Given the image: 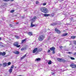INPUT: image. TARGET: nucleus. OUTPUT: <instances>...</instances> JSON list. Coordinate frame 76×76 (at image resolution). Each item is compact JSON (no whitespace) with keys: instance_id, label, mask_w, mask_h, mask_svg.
<instances>
[{"instance_id":"aec40b11","label":"nucleus","mask_w":76,"mask_h":76,"mask_svg":"<svg viewBox=\"0 0 76 76\" xmlns=\"http://www.w3.org/2000/svg\"><path fill=\"white\" fill-rule=\"evenodd\" d=\"M41 60V59L39 58H38L36 59L35 61H39Z\"/></svg>"},{"instance_id":"c756f323","label":"nucleus","mask_w":76,"mask_h":76,"mask_svg":"<svg viewBox=\"0 0 76 76\" xmlns=\"http://www.w3.org/2000/svg\"><path fill=\"white\" fill-rule=\"evenodd\" d=\"M8 66H9V65H10V64H11V62H9L8 64Z\"/></svg>"},{"instance_id":"8fccbe9b","label":"nucleus","mask_w":76,"mask_h":76,"mask_svg":"<svg viewBox=\"0 0 76 76\" xmlns=\"http://www.w3.org/2000/svg\"><path fill=\"white\" fill-rule=\"evenodd\" d=\"M15 68H16V67H15Z\"/></svg>"},{"instance_id":"5701e85b","label":"nucleus","mask_w":76,"mask_h":76,"mask_svg":"<svg viewBox=\"0 0 76 76\" xmlns=\"http://www.w3.org/2000/svg\"><path fill=\"white\" fill-rule=\"evenodd\" d=\"M73 44L75 45H76V40L73 41Z\"/></svg>"},{"instance_id":"a19ab883","label":"nucleus","mask_w":76,"mask_h":76,"mask_svg":"<svg viewBox=\"0 0 76 76\" xmlns=\"http://www.w3.org/2000/svg\"><path fill=\"white\" fill-rule=\"evenodd\" d=\"M21 19H23L24 18V17L23 16L21 17Z\"/></svg>"},{"instance_id":"1a4fd4ad","label":"nucleus","mask_w":76,"mask_h":76,"mask_svg":"<svg viewBox=\"0 0 76 76\" xmlns=\"http://www.w3.org/2000/svg\"><path fill=\"white\" fill-rule=\"evenodd\" d=\"M38 48H36L35 49H34L33 50V53H35V52H38Z\"/></svg>"},{"instance_id":"9d476101","label":"nucleus","mask_w":76,"mask_h":76,"mask_svg":"<svg viewBox=\"0 0 76 76\" xmlns=\"http://www.w3.org/2000/svg\"><path fill=\"white\" fill-rule=\"evenodd\" d=\"M26 42V39H24L23 40L21 41V44H23V43H25Z\"/></svg>"},{"instance_id":"c9c22d12","label":"nucleus","mask_w":76,"mask_h":76,"mask_svg":"<svg viewBox=\"0 0 76 76\" xmlns=\"http://www.w3.org/2000/svg\"><path fill=\"white\" fill-rule=\"evenodd\" d=\"M52 53L53 54H55V50H54L52 51Z\"/></svg>"},{"instance_id":"ddd939ff","label":"nucleus","mask_w":76,"mask_h":76,"mask_svg":"<svg viewBox=\"0 0 76 76\" xmlns=\"http://www.w3.org/2000/svg\"><path fill=\"white\" fill-rule=\"evenodd\" d=\"M13 53L14 54H19V52L18 51H13Z\"/></svg>"},{"instance_id":"37998d69","label":"nucleus","mask_w":76,"mask_h":76,"mask_svg":"<svg viewBox=\"0 0 76 76\" xmlns=\"http://www.w3.org/2000/svg\"><path fill=\"white\" fill-rule=\"evenodd\" d=\"M10 26H11V27H12V25L11 24H10Z\"/></svg>"},{"instance_id":"f8f14e48","label":"nucleus","mask_w":76,"mask_h":76,"mask_svg":"<svg viewBox=\"0 0 76 76\" xmlns=\"http://www.w3.org/2000/svg\"><path fill=\"white\" fill-rule=\"evenodd\" d=\"M50 49L51 51H55V50H56V48L54 47L50 48Z\"/></svg>"},{"instance_id":"6e6552de","label":"nucleus","mask_w":76,"mask_h":76,"mask_svg":"<svg viewBox=\"0 0 76 76\" xmlns=\"http://www.w3.org/2000/svg\"><path fill=\"white\" fill-rule=\"evenodd\" d=\"M37 19V18L36 16H34L33 18H32L31 19V20H32V21H33V22H34L35 20H36Z\"/></svg>"},{"instance_id":"a18cd8bd","label":"nucleus","mask_w":76,"mask_h":76,"mask_svg":"<svg viewBox=\"0 0 76 76\" xmlns=\"http://www.w3.org/2000/svg\"><path fill=\"white\" fill-rule=\"evenodd\" d=\"M2 66V64H0V67H1Z\"/></svg>"},{"instance_id":"b1692460","label":"nucleus","mask_w":76,"mask_h":76,"mask_svg":"<svg viewBox=\"0 0 76 76\" xmlns=\"http://www.w3.org/2000/svg\"><path fill=\"white\" fill-rule=\"evenodd\" d=\"M26 47L22 48L21 49V51H23V50H26Z\"/></svg>"},{"instance_id":"f3484780","label":"nucleus","mask_w":76,"mask_h":76,"mask_svg":"<svg viewBox=\"0 0 76 76\" xmlns=\"http://www.w3.org/2000/svg\"><path fill=\"white\" fill-rule=\"evenodd\" d=\"M35 26V25L33 24V22H31V27H34Z\"/></svg>"},{"instance_id":"473e14b6","label":"nucleus","mask_w":76,"mask_h":76,"mask_svg":"<svg viewBox=\"0 0 76 76\" xmlns=\"http://www.w3.org/2000/svg\"><path fill=\"white\" fill-rule=\"evenodd\" d=\"M14 68V65H12L11 67V69H13V68Z\"/></svg>"},{"instance_id":"79ce46f5","label":"nucleus","mask_w":76,"mask_h":76,"mask_svg":"<svg viewBox=\"0 0 76 76\" xmlns=\"http://www.w3.org/2000/svg\"><path fill=\"white\" fill-rule=\"evenodd\" d=\"M48 53H50V50H48Z\"/></svg>"},{"instance_id":"72a5a7b5","label":"nucleus","mask_w":76,"mask_h":76,"mask_svg":"<svg viewBox=\"0 0 76 76\" xmlns=\"http://www.w3.org/2000/svg\"><path fill=\"white\" fill-rule=\"evenodd\" d=\"M69 19H70V20H73V18L71 17V18H69Z\"/></svg>"},{"instance_id":"f257e3e1","label":"nucleus","mask_w":76,"mask_h":76,"mask_svg":"<svg viewBox=\"0 0 76 76\" xmlns=\"http://www.w3.org/2000/svg\"><path fill=\"white\" fill-rule=\"evenodd\" d=\"M40 10L41 12L45 13H48V11L47 8L45 7L42 8H41Z\"/></svg>"},{"instance_id":"20e7f679","label":"nucleus","mask_w":76,"mask_h":76,"mask_svg":"<svg viewBox=\"0 0 76 76\" xmlns=\"http://www.w3.org/2000/svg\"><path fill=\"white\" fill-rule=\"evenodd\" d=\"M61 23L60 24V22L59 23H53L50 24V25L51 26H56V25H60Z\"/></svg>"},{"instance_id":"f704fd0d","label":"nucleus","mask_w":76,"mask_h":76,"mask_svg":"<svg viewBox=\"0 0 76 76\" xmlns=\"http://www.w3.org/2000/svg\"><path fill=\"white\" fill-rule=\"evenodd\" d=\"M46 3H44L42 4L43 5V6H45V5H46Z\"/></svg>"},{"instance_id":"4468645a","label":"nucleus","mask_w":76,"mask_h":76,"mask_svg":"<svg viewBox=\"0 0 76 76\" xmlns=\"http://www.w3.org/2000/svg\"><path fill=\"white\" fill-rule=\"evenodd\" d=\"M2 65L3 67H6V66H7V64L6 62L3 63Z\"/></svg>"},{"instance_id":"a211bd4d","label":"nucleus","mask_w":76,"mask_h":76,"mask_svg":"<svg viewBox=\"0 0 76 76\" xmlns=\"http://www.w3.org/2000/svg\"><path fill=\"white\" fill-rule=\"evenodd\" d=\"M67 33H65V34H62V35H61V36L62 37H63L64 36V37H65L66 36H67Z\"/></svg>"},{"instance_id":"58836bf2","label":"nucleus","mask_w":76,"mask_h":76,"mask_svg":"<svg viewBox=\"0 0 76 76\" xmlns=\"http://www.w3.org/2000/svg\"><path fill=\"white\" fill-rule=\"evenodd\" d=\"M16 37L17 39H19V38L18 36H16Z\"/></svg>"},{"instance_id":"09e8293b","label":"nucleus","mask_w":76,"mask_h":76,"mask_svg":"<svg viewBox=\"0 0 76 76\" xmlns=\"http://www.w3.org/2000/svg\"><path fill=\"white\" fill-rule=\"evenodd\" d=\"M1 39V37H0V40Z\"/></svg>"},{"instance_id":"bb28decb","label":"nucleus","mask_w":76,"mask_h":76,"mask_svg":"<svg viewBox=\"0 0 76 76\" xmlns=\"http://www.w3.org/2000/svg\"><path fill=\"white\" fill-rule=\"evenodd\" d=\"M14 12H15V10H11L10 11V13H13Z\"/></svg>"},{"instance_id":"3c124183","label":"nucleus","mask_w":76,"mask_h":76,"mask_svg":"<svg viewBox=\"0 0 76 76\" xmlns=\"http://www.w3.org/2000/svg\"><path fill=\"white\" fill-rule=\"evenodd\" d=\"M11 5V6H12V5Z\"/></svg>"},{"instance_id":"412c9836","label":"nucleus","mask_w":76,"mask_h":76,"mask_svg":"<svg viewBox=\"0 0 76 76\" xmlns=\"http://www.w3.org/2000/svg\"><path fill=\"white\" fill-rule=\"evenodd\" d=\"M12 69L10 68L9 70V72L10 73L12 72Z\"/></svg>"},{"instance_id":"6ab92c4d","label":"nucleus","mask_w":76,"mask_h":76,"mask_svg":"<svg viewBox=\"0 0 76 76\" xmlns=\"http://www.w3.org/2000/svg\"><path fill=\"white\" fill-rule=\"evenodd\" d=\"M71 38H72V39H75L76 38V36H72L71 37Z\"/></svg>"},{"instance_id":"7ed1b4c3","label":"nucleus","mask_w":76,"mask_h":76,"mask_svg":"<svg viewBox=\"0 0 76 76\" xmlns=\"http://www.w3.org/2000/svg\"><path fill=\"white\" fill-rule=\"evenodd\" d=\"M13 45L15 47H16L17 48H19L20 47V45H19V42H15V43L13 44Z\"/></svg>"},{"instance_id":"4be33fe9","label":"nucleus","mask_w":76,"mask_h":76,"mask_svg":"<svg viewBox=\"0 0 76 76\" xmlns=\"http://www.w3.org/2000/svg\"><path fill=\"white\" fill-rule=\"evenodd\" d=\"M26 54H25L24 56H23L21 58V60H22V59H23V58H25V57H26Z\"/></svg>"},{"instance_id":"0eeeda50","label":"nucleus","mask_w":76,"mask_h":76,"mask_svg":"<svg viewBox=\"0 0 76 76\" xmlns=\"http://www.w3.org/2000/svg\"><path fill=\"white\" fill-rule=\"evenodd\" d=\"M57 60L59 61H62L63 62L64 61H65L63 59H61V58H57Z\"/></svg>"},{"instance_id":"de8ad7c7","label":"nucleus","mask_w":76,"mask_h":76,"mask_svg":"<svg viewBox=\"0 0 76 76\" xmlns=\"http://www.w3.org/2000/svg\"><path fill=\"white\" fill-rule=\"evenodd\" d=\"M66 24H67V25H69V23H66Z\"/></svg>"},{"instance_id":"f03ea898","label":"nucleus","mask_w":76,"mask_h":76,"mask_svg":"<svg viewBox=\"0 0 76 76\" xmlns=\"http://www.w3.org/2000/svg\"><path fill=\"white\" fill-rule=\"evenodd\" d=\"M45 38V36H44L43 35H42L39 37L38 39L39 41H42V40H43Z\"/></svg>"},{"instance_id":"603ef678","label":"nucleus","mask_w":76,"mask_h":76,"mask_svg":"<svg viewBox=\"0 0 76 76\" xmlns=\"http://www.w3.org/2000/svg\"><path fill=\"white\" fill-rule=\"evenodd\" d=\"M75 48H76V47H75Z\"/></svg>"},{"instance_id":"ea45409f","label":"nucleus","mask_w":76,"mask_h":76,"mask_svg":"<svg viewBox=\"0 0 76 76\" xmlns=\"http://www.w3.org/2000/svg\"><path fill=\"white\" fill-rule=\"evenodd\" d=\"M73 55H74V56H76V52L74 53Z\"/></svg>"},{"instance_id":"a878e982","label":"nucleus","mask_w":76,"mask_h":76,"mask_svg":"<svg viewBox=\"0 0 76 76\" xmlns=\"http://www.w3.org/2000/svg\"><path fill=\"white\" fill-rule=\"evenodd\" d=\"M51 61L49 60V61L48 62V64H51Z\"/></svg>"},{"instance_id":"2f4dec72","label":"nucleus","mask_w":76,"mask_h":76,"mask_svg":"<svg viewBox=\"0 0 76 76\" xmlns=\"http://www.w3.org/2000/svg\"><path fill=\"white\" fill-rule=\"evenodd\" d=\"M36 4H39V2H38V1H37L36 2Z\"/></svg>"},{"instance_id":"423d86ee","label":"nucleus","mask_w":76,"mask_h":76,"mask_svg":"<svg viewBox=\"0 0 76 76\" xmlns=\"http://www.w3.org/2000/svg\"><path fill=\"white\" fill-rule=\"evenodd\" d=\"M70 67L72 68H74L75 69L76 68V65L73 64H72L70 65Z\"/></svg>"},{"instance_id":"c85d7f7f","label":"nucleus","mask_w":76,"mask_h":76,"mask_svg":"<svg viewBox=\"0 0 76 76\" xmlns=\"http://www.w3.org/2000/svg\"><path fill=\"white\" fill-rule=\"evenodd\" d=\"M67 54H72V52H67Z\"/></svg>"},{"instance_id":"cd10ccee","label":"nucleus","mask_w":76,"mask_h":76,"mask_svg":"<svg viewBox=\"0 0 76 76\" xmlns=\"http://www.w3.org/2000/svg\"><path fill=\"white\" fill-rule=\"evenodd\" d=\"M70 59H71V60H75V58L72 57H70Z\"/></svg>"},{"instance_id":"49530a36","label":"nucleus","mask_w":76,"mask_h":76,"mask_svg":"<svg viewBox=\"0 0 76 76\" xmlns=\"http://www.w3.org/2000/svg\"><path fill=\"white\" fill-rule=\"evenodd\" d=\"M60 48H61L62 47H63L62 46H60L59 47Z\"/></svg>"},{"instance_id":"dca6fc26","label":"nucleus","mask_w":76,"mask_h":76,"mask_svg":"<svg viewBox=\"0 0 76 76\" xmlns=\"http://www.w3.org/2000/svg\"><path fill=\"white\" fill-rule=\"evenodd\" d=\"M44 16L47 17V16H50V14H44Z\"/></svg>"},{"instance_id":"c03bdc74","label":"nucleus","mask_w":76,"mask_h":76,"mask_svg":"<svg viewBox=\"0 0 76 76\" xmlns=\"http://www.w3.org/2000/svg\"><path fill=\"white\" fill-rule=\"evenodd\" d=\"M16 25H18L19 24V23L18 22H17L16 23Z\"/></svg>"},{"instance_id":"7c9ffc66","label":"nucleus","mask_w":76,"mask_h":76,"mask_svg":"<svg viewBox=\"0 0 76 76\" xmlns=\"http://www.w3.org/2000/svg\"><path fill=\"white\" fill-rule=\"evenodd\" d=\"M50 39H51V37H49L48 38V40H50Z\"/></svg>"},{"instance_id":"39448f33","label":"nucleus","mask_w":76,"mask_h":76,"mask_svg":"<svg viewBox=\"0 0 76 76\" xmlns=\"http://www.w3.org/2000/svg\"><path fill=\"white\" fill-rule=\"evenodd\" d=\"M55 31L58 34H61V31H60L57 28H56L55 29Z\"/></svg>"},{"instance_id":"393cba45","label":"nucleus","mask_w":76,"mask_h":76,"mask_svg":"<svg viewBox=\"0 0 76 76\" xmlns=\"http://www.w3.org/2000/svg\"><path fill=\"white\" fill-rule=\"evenodd\" d=\"M4 1H10V0H3ZM14 0H11L12 1H13Z\"/></svg>"},{"instance_id":"4c0bfd02","label":"nucleus","mask_w":76,"mask_h":76,"mask_svg":"<svg viewBox=\"0 0 76 76\" xmlns=\"http://www.w3.org/2000/svg\"><path fill=\"white\" fill-rule=\"evenodd\" d=\"M51 16H52V17H53V16H54V14H51Z\"/></svg>"},{"instance_id":"2eb2a0df","label":"nucleus","mask_w":76,"mask_h":76,"mask_svg":"<svg viewBox=\"0 0 76 76\" xmlns=\"http://www.w3.org/2000/svg\"><path fill=\"white\" fill-rule=\"evenodd\" d=\"M28 35H29V36H31V35H33V34H32V32H29L28 33Z\"/></svg>"},{"instance_id":"e433bc0d","label":"nucleus","mask_w":76,"mask_h":76,"mask_svg":"<svg viewBox=\"0 0 76 76\" xmlns=\"http://www.w3.org/2000/svg\"><path fill=\"white\" fill-rule=\"evenodd\" d=\"M4 47V46L3 45H0V47Z\"/></svg>"},{"instance_id":"9b49d317","label":"nucleus","mask_w":76,"mask_h":76,"mask_svg":"<svg viewBox=\"0 0 76 76\" xmlns=\"http://www.w3.org/2000/svg\"><path fill=\"white\" fill-rule=\"evenodd\" d=\"M0 55H1L2 56H5L6 55V52H3V53L2 52H0Z\"/></svg>"}]
</instances>
